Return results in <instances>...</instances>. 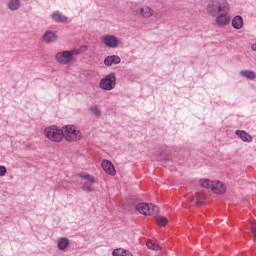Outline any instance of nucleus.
<instances>
[{
	"mask_svg": "<svg viewBox=\"0 0 256 256\" xmlns=\"http://www.w3.org/2000/svg\"><path fill=\"white\" fill-rule=\"evenodd\" d=\"M227 9H229V2L227 0H210L206 6V11L210 17H215L219 13H225Z\"/></svg>",
	"mask_w": 256,
	"mask_h": 256,
	"instance_id": "1",
	"label": "nucleus"
},
{
	"mask_svg": "<svg viewBox=\"0 0 256 256\" xmlns=\"http://www.w3.org/2000/svg\"><path fill=\"white\" fill-rule=\"evenodd\" d=\"M62 131L63 138L65 139V141H68L69 143L79 141V139H81L82 137L81 131L77 130V127H75V125L63 126Z\"/></svg>",
	"mask_w": 256,
	"mask_h": 256,
	"instance_id": "2",
	"label": "nucleus"
},
{
	"mask_svg": "<svg viewBox=\"0 0 256 256\" xmlns=\"http://www.w3.org/2000/svg\"><path fill=\"white\" fill-rule=\"evenodd\" d=\"M99 87L103 91H113L117 87V75L115 72H111L101 78L99 82Z\"/></svg>",
	"mask_w": 256,
	"mask_h": 256,
	"instance_id": "3",
	"label": "nucleus"
},
{
	"mask_svg": "<svg viewBox=\"0 0 256 256\" xmlns=\"http://www.w3.org/2000/svg\"><path fill=\"white\" fill-rule=\"evenodd\" d=\"M81 53V50L74 49V50H64L62 52H58L56 54V61L60 63V65H69L71 61H73L74 55H79Z\"/></svg>",
	"mask_w": 256,
	"mask_h": 256,
	"instance_id": "4",
	"label": "nucleus"
},
{
	"mask_svg": "<svg viewBox=\"0 0 256 256\" xmlns=\"http://www.w3.org/2000/svg\"><path fill=\"white\" fill-rule=\"evenodd\" d=\"M45 135L49 141L61 143L63 141V128H59L57 126L47 127L45 129Z\"/></svg>",
	"mask_w": 256,
	"mask_h": 256,
	"instance_id": "5",
	"label": "nucleus"
},
{
	"mask_svg": "<svg viewBox=\"0 0 256 256\" xmlns=\"http://www.w3.org/2000/svg\"><path fill=\"white\" fill-rule=\"evenodd\" d=\"M136 209L141 213V215H157V213H159V207L145 202L139 203L136 206Z\"/></svg>",
	"mask_w": 256,
	"mask_h": 256,
	"instance_id": "6",
	"label": "nucleus"
},
{
	"mask_svg": "<svg viewBox=\"0 0 256 256\" xmlns=\"http://www.w3.org/2000/svg\"><path fill=\"white\" fill-rule=\"evenodd\" d=\"M229 11H230V8H228L224 12H220L216 16H212V17H215L216 19L215 21L220 27H225L229 25V23H231V17L229 16Z\"/></svg>",
	"mask_w": 256,
	"mask_h": 256,
	"instance_id": "7",
	"label": "nucleus"
},
{
	"mask_svg": "<svg viewBox=\"0 0 256 256\" xmlns=\"http://www.w3.org/2000/svg\"><path fill=\"white\" fill-rule=\"evenodd\" d=\"M102 42L108 49H117L119 47V39L115 35L106 34L102 37Z\"/></svg>",
	"mask_w": 256,
	"mask_h": 256,
	"instance_id": "8",
	"label": "nucleus"
},
{
	"mask_svg": "<svg viewBox=\"0 0 256 256\" xmlns=\"http://www.w3.org/2000/svg\"><path fill=\"white\" fill-rule=\"evenodd\" d=\"M133 11L136 15H140L141 17H153V9L148 6L139 7L135 5Z\"/></svg>",
	"mask_w": 256,
	"mask_h": 256,
	"instance_id": "9",
	"label": "nucleus"
},
{
	"mask_svg": "<svg viewBox=\"0 0 256 256\" xmlns=\"http://www.w3.org/2000/svg\"><path fill=\"white\" fill-rule=\"evenodd\" d=\"M235 135H237V137H239V139L244 143H251L253 141V136L245 130H236Z\"/></svg>",
	"mask_w": 256,
	"mask_h": 256,
	"instance_id": "10",
	"label": "nucleus"
},
{
	"mask_svg": "<svg viewBox=\"0 0 256 256\" xmlns=\"http://www.w3.org/2000/svg\"><path fill=\"white\" fill-rule=\"evenodd\" d=\"M212 191L216 195H223V193L227 191V186H225V184H223L222 182L214 181V184L212 186Z\"/></svg>",
	"mask_w": 256,
	"mask_h": 256,
	"instance_id": "11",
	"label": "nucleus"
},
{
	"mask_svg": "<svg viewBox=\"0 0 256 256\" xmlns=\"http://www.w3.org/2000/svg\"><path fill=\"white\" fill-rule=\"evenodd\" d=\"M51 19L54 21V23H67L69 18L63 15V13L60 11H54L51 15Z\"/></svg>",
	"mask_w": 256,
	"mask_h": 256,
	"instance_id": "12",
	"label": "nucleus"
},
{
	"mask_svg": "<svg viewBox=\"0 0 256 256\" xmlns=\"http://www.w3.org/2000/svg\"><path fill=\"white\" fill-rule=\"evenodd\" d=\"M119 63H121V58L117 55L107 56L104 59V65L107 67H111V65H119Z\"/></svg>",
	"mask_w": 256,
	"mask_h": 256,
	"instance_id": "13",
	"label": "nucleus"
},
{
	"mask_svg": "<svg viewBox=\"0 0 256 256\" xmlns=\"http://www.w3.org/2000/svg\"><path fill=\"white\" fill-rule=\"evenodd\" d=\"M101 165L105 173H107L108 175H115V166H113V163H111V161L103 160Z\"/></svg>",
	"mask_w": 256,
	"mask_h": 256,
	"instance_id": "14",
	"label": "nucleus"
},
{
	"mask_svg": "<svg viewBox=\"0 0 256 256\" xmlns=\"http://www.w3.org/2000/svg\"><path fill=\"white\" fill-rule=\"evenodd\" d=\"M43 41L45 43H55L57 41V34L54 31L48 30L43 35Z\"/></svg>",
	"mask_w": 256,
	"mask_h": 256,
	"instance_id": "15",
	"label": "nucleus"
},
{
	"mask_svg": "<svg viewBox=\"0 0 256 256\" xmlns=\"http://www.w3.org/2000/svg\"><path fill=\"white\" fill-rule=\"evenodd\" d=\"M7 9L12 12L19 11L21 9V0H8Z\"/></svg>",
	"mask_w": 256,
	"mask_h": 256,
	"instance_id": "16",
	"label": "nucleus"
},
{
	"mask_svg": "<svg viewBox=\"0 0 256 256\" xmlns=\"http://www.w3.org/2000/svg\"><path fill=\"white\" fill-rule=\"evenodd\" d=\"M240 76L248 79V81H255L256 79V74L253 70H241Z\"/></svg>",
	"mask_w": 256,
	"mask_h": 256,
	"instance_id": "17",
	"label": "nucleus"
},
{
	"mask_svg": "<svg viewBox=\"0 0 256 256\" xmlns=\"http://www.w3.org/2000/svg\"><path fill=\"white\" fill-rule=\"evenodd\" d=\"M232 27L234 29H243V17L237 15L232 19Z\"/></svg>",
	"mask_w": 256,
	"mask_h": 256,
	"instance_id": "18",
	"label": "nucleus"
},
{
	"mask_svg": "<svg viewBox=\"0 0 256 256\" xmlns=\"http://www.w3.org/2000/svg\"><path fill=\"white\" fill-rule=\"evenodd\" d=\"M57 247L59 251H65L66 247H69V238L62 237L58 240Z\"/></svg>",
	"mask_w": 256,
	"mask_h": 256,
	"instance_id": "19",
	"label": "nucleus"
},
{
	"mask_svg": "<svg viewBox=\"0 0 256 256\" xmlns=\"http://www.w3.org/2000/svg\"><path fill=\"white\" fill-rule=\"evenodd\" d=\"M214 183H215V181H211L209 179L200 180L201 187H204V189H211V191H213Z\"/></svg>",
	"mask_w": 256,
	"mask_h": 256,
	"instance_id": "20",
	"label": "nucleus"
},
{
	"mask_svg": "<svg viewBox=\"0 0 256 256\" xmlns=\"http://www.w3.org/2000/svg\"><path fill=\"white\" fill-rule=\"evenodd\" d=\"M113 256H133V254L127 250H124L123 248L115 249L112 252Z\"/></svg>",
	"mask_w": 256,
	"mask_h": 256,
	"instance_id": "21",
	"label": "nucleus"
},
{
	"mask_svg": "<svg viewBox=\"0 0 256 256\" xmlns=\"http://www.w3.org/2000/svg\"><path fill=\"white\" fill-rule=\"evenodd\" d=\"M78 177H80V179H85V181H89V183H97L95 177L89 174H78Z\"/></svg>",
	"mask_w": 256,
	"mask_h": 256,
	"instance_id": "22",
	"label": "nucleus"
},
{
	"mask_svg": "<svg viewBox=\"0 0 256 256\" xmlns=\"http://www.w3.org/2000/svg\"><path fill=\"white\" fill-rule=\"evenodd\" d=\"M156 221H157L159 227H165V225H167V223H168L167 218L165 216H158L156 218Z\"/></svg>",
	"mask_w": 256,
	"mask_h": 256,
	"instance_id": "23",
	"label": "nucleus"
},
{
	"mask_svg": "<svg viewBox=\"0 0 256 256\" xmlns=\"http://www.w3.org/2000/svg\"><path fill=\"white\" fill-rule=\"evenodd\" d=\"M91 113L95 115V117H101V109L99 106L95 105L90 108Z\"/></svg>",
	"mask_w": 256,
	"mask_h": 256,
	"instance_id": "24",
	"label": "nucleus"
},
{
	"mask_svg": "<svg viewBox=\"0 0 256 256\" xmlns=\"http://www.w3.org/2000/svg\"><path fill=\"white\" fill-rule=\"evenodd\" d=\"M146 246L148 247V249H150L151 251H159V245L153 243L152 241H148L146 243Z\"/></svg>",
	"mask_w": 256,
	"mask_h": 256,
	"instance_id": "25",
	"label": "nucleus"
},
{
	"mask_svg": "<svg viewBox=\"0 0 256 256\" xmlns=\"http://www.w3.org/2000/svg\"><path fill=\"white\" fill-rule=\"evenodd\" d=\"M82 189L86 192V193H91V191H93V186H91L89 183H84L82 185Z\"/></svg>",
	"mask_w": 256,
	"mask_h": 256,
	"instance_id": "26",
	"label": "nucleus"
},
{
	"mask_svg": "<svg viewBox=\"0 0 256 256\" xmlns=\"http://www.w3.org/2000/svg\"><path fill=\"white\" fill-rule=\"evenodd\" d=\"M7 175V168L5 166H0V177H5Z\"/></svg>",
	"mask_w": 256,
	"mask_h": 256,
	"instance_id": "27",
	"label": "nucleus"
},
{
	"mask_svg": "<svg viewBox=\"0 0 256 256\" xmlns=\"http://www.w3.org/2000/svg\"><path fill=\"white\" fill-rule=\"evenodd\" d=\"M251 231H252L254 237H256V226L251 225Z\"/></svg>",
	"mask_w": 256,
	"mask_h": 256,
	"instance_id": "28",
	"label": "nucleus"
},
{
	"mask_svg": "<svg viewBox=\"0 0 256 256\" xmlns=\"http://www.w3.org/2000/svg\"><path fill=\"white\" fill-rule=\"evenodd\" d=\"M199 203H201V202H196V205H199Z\"/></svg>",
	"mask_w": 256,
	"mask_h": 256,
	"instance_id": "29",
	"label": "nucleus"
}]
</instances>
